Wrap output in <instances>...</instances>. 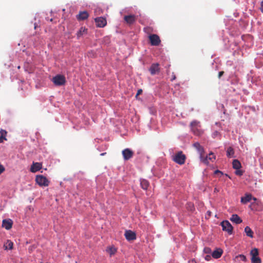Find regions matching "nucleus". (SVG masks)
Returning a JSON list of instances; mask_svg holds the SVG:
<instances>
[{"instance_id":"obj_1","label":"nucleus","mask_w":263,"mask_h":263,"mask_svg":"<svg viewBox=\"0 0 263 263\" xmlns=\"http://www.w3.org/2000/svg\"><path fill=\"white\" fill-rule=\"evenodd\" d=\"M172 159L176 163L182 165L185 162L186 156L183 154L182 151H179L173 157Z\"/></svg>"},{"instance_id":"obj_2","label":"nucleus","mask_w":263,"mask_h":263,"mask_svg":"<svg viewBox=\"0 0 263 263\" xmlns=\"http://www.w3.org/2000/svg\"><path fill=\"white\" fill-rule=\"evenodd\" d=\"M52 81L55 86H62L65 84L66 79L63 75L57 74L52 78Z\"/></svg>"},{"instance_id":"obj_3","label":"nucleus","mask_w":263,"mask_h":263,"mask_svg":"<svg viewBox=\"0 0 263 263\" xmlns=\"http://www.w3.org/2000/svg\"><path fill=\"white\" fill-rule=\"evenodd\" d=\"M35 181L40 186H47L49 183V181L47 178L43 175H37L35 178Z\"/></svg>"},{"instance_id":"obj_4","label":"nucleus","mask_w":263,"mask_h":263,"mask_svg":"<svg viewBox=\"0 0 263 263\" xmlns=\"http://www.w3.org/2000/svg\"><path fill=\"white\" fill-rule=\"evenodd\" d=\"M148 38L150 43L152 46H158L161 42L159 36L157 34H151L149 35Z\"/></svg>"},{"instance_id":"obj_5","label":"nucleus","mask_w":263,"mask_h":263,"mask_svg":"<svg viewBox=\"0 0 263 263\" xmlns=\"http://www.w3.org/2000/svg\"><path fill=\"white\" fill-rule=\"evenodd\" d=\"M221 226L222 227L223 231L228 232V233L230 234H232L233 231V227L228 221L226 220L221 222Z\"/></svg>"},{"instance_id":"obj_6","label":"nucleus","mask_w":263,"mask_h":263,"mask_svg":"<svg viewBox=\"0 0 263 263\" xmlns=\"http://www.w3.org/2000/svg\"><path fill=\"white\" fill-rule=\"evenodd\" d=\"M194 147L199 152L200 154V158L202 160V162L205 164L208 163V157L202 159V154L203 153V148L200 145V144L198 142L195 143L193 144Z\"/></svg>"},{"instance_id":"obj_7","label":"nucleus","mask_w":263,"mask_h":263,"mask_svg":"<svg viewBox=\"0 0 263 263\" xmlns=\"http://www.w3.org/2000/svg\"><path fill=\"white\" fill-rule=\"evenodd\" d=\"M123 158L125 160H128L133 157L134 152L129 148H125L122 152Z\"/></svg>"},{"instance_id":"obj_8","label":"nucleus","mask_w":263,"mask_h":263,"mask_svg":"<svg viewBox=\"0 0 263 263\" xmlns=\"http://www.w3.org/2000/svg\"><path fill=\"white\" fill-rule=\"evenodd\" d=\"M95 21L97 26L98 27H104L107 24L106 19L103 17H97L95 18Z\"/></svg>"},{"instance_id":"obj_9","label":"nucleus","mask_w":263,"mask_h":263,"mask_svg":"<svg viewBox=\"0 0 263 263\" xmlns=\"http://www.w3.org/2000/svg\"><path fill=\"white\" fill-rule=\"evenodd\" d=\"M124 235L126 239L128 241L134 240L136 239L135 233L130 230L126 231Z\"/></svg>"},{"instance_id":"obj_10","label":"nucleus","mask_w":263,"mask_h":263,"mask_svg":"<svg viewBox=\"0 0 263 263\" xmlns=\"http://www.w3.org/2000/svg\"><path fill=\"white\" fill-rule=\"evenodd\" d=\"M124 20L129 25L133 24L136 21V16L135 15H125Z\"/></svg>"},{"instance_id":"obj_11","label":"nucleus","mask_w":263,"mask_h":263,"mask_svg":"<svg viewBox=\"0 0 263 263\" xmlns=\"http://www.w3.org/2000/svg\"><path fill=\"white\" fill-rule=\"evenodd\" d=\"M199 124V122L197 121H193L190 124L192 132L194 133L195 135L197 136H200L202 134V132L201 130H198V132L196 133L195 127H197Z\"/></svg>"},{"instance_id":"obj_12","label":"nucleus","mask_w":263,"mask_h":263,"mask_svg":"<svg viewBox=\"0 0 263 263\" xmlns=\"http://www.w3.org/2000/svg\"><path fill=\"white\" fill-rule=\"evenodd\" d=\"M159 65L158 63L153 64L150 67L149 70L152 75H154L158 73L160 71Z\"/></svg>"},{"instance_id":"obj_13","label":"nucleus","mask_w":263,"mask_h":263,"mask_svg":"<svg viewBox=\"0 0 263 263\" xmlns=\"http://www.w3.org/2000/svg\"><path fill=\"white\" fill-rule=\"evenodd\" d=\"M13 222L11 219H4L2 222V227L6 230H10L12 226Z\"/></svg>"},{"instance_id":"obj_14","label":"nucleus","mask_w":263,"mask_h":263,"mask_svg":"<svg viewBox=\"0 0 263 263\" xmlns=\"http://www.w3.org/2000/svg\"><path fill=\"white\" fill-rule=\"evenodd\" d=\"M42 165L41 163L33 162L30 168L31 172L35 173L42 168Z\"/></svg>"},{"instance_id":"obj_15","label":"nucleus","mask_w":263,"mask_h":263,"mask_svg":"<svg viewBox=\"0 0 263 263\" xmlns=\"http://www.w3.org/2000/svg\"><path fill=\"white\" fill-rule=\"evenodd\" d=\"M89 16L88 12L86 11L80 12L79 14L77 15V18L79 21H83L87 19Z\"/></svg>"},{"instance_id":"obj_16","label":"nucleus","mask_w":263,"mask_h":263,"mask_svg":"<svg viewBox=\"0 0 263 263\" xmlns=\"http://www.w3.org/2000/svg\"><path fill=\"white\" fill-rule=\"evenodd\" d=\"M223 253V251L221 249H217L214 251L212 254V257L214 258L217 259L220 258Z\"/></svg>"},{"instance_id":"obj_17","label":"nucleus","mask_w":263,"mask_h":263,"mask_svg":"<svg viewBox=\"0 0 263 263\" xmlns=\"http://www.w3.org/2000/svg\"><path fill=\"white\" fill-rule=\"evenodd\" d=\"M252 198V196L250 194H246L245 196L241 198V202L243 204H246L248 202H250Z\"/></svg>"},{"instance_id":"obj_18","label":"nucleus","mask_w":263,"mask_h":263,"mask_svg":"<svg viewBox=\"0 0 263 263\" xmlns=\"http://www.w3.org/2000/svg\"><path fill=\"white\" fill-rule=\"evenodd\" d=\"M230 220L236 224H239L242 222L241 218L236 214H233Z\"/></svg>"},{"instance_id":"obj_19","label":"nucleus","mask_w":263,"mask_h":263,"mask_svg":"<svg viewBox=\"0 0 263 263\" xmlns=\"http://www.w3.org/2000/svg\"><path fill=\"white\" fill-rule=\"evenodd\" d=\"M106 251L110 256H111L116 254L117 250V248L114 246H109L106 248Z\"/></svg>"},{"instance_id":"obj_20","label":"nucleus","mask_w":263,"mask_h":263,"mask_svg":"<svg viewBox=\"0 0 263 263\" xmlns=\"http://www.w3.org/2000/svg\"><path fill=\"white\" fill-rule=\"evenodd\" d=\"M140 184H141V187L143 190H146L147 189V188L149 186V182L147 180H146L145 179H142L140 181Z\"/></svg>"},{"instance_id":"obj_21","label":"nucleus","mask_w":263,"mask_h":263,"mask_svg":"<svg viewBox=\"0 0 263 263\" xmlns=\"http://www.w3.org/2000/svg\"><path fill=\"white\" fill-rule=\"evenodd\" d=\"M245 232L247 236H248V237H250L251 238L253 237V232L252 231V230L251 229V228L247 226L245 228Z\"/></svg>"},{"instance_id":"obj_22","label":"nucleus","mask_w":263,"mask_h":263,"mask_svg":"<svg viewBox=\"0 0 263 263\" xmlns=\"http://www.w3.org/2000/svg\"><path fill=\"white\" fill-rule=\"evenodd\" d=\"M227 156L228 157H233L234 156V150L233 147L230 146L227 151Z\"/></svg>"},{"instance_id":"obj_23","label":"nucleus","mask_w":263,"mask_h":263,"mask_svg":"<svg viewBox=\"0 0 263 263\" xmlns=\"http://www.w3.org/2000/svg\"><path fill=\"white\" fill-rule=\"evenodd\" d=\"M87 29L84 27H81L79 31L77 32V37L78 38L80 37L83 34L87 33Z\"/></svg>"},{"instance_id":"obj_24","label":"nucleus","mask_w":263,"mask_h":263,"mask_svg":"<svg viewBox=\"0 0 263 263\" xmlns=\"http://www.w3.org/2000/svg\"><path fill=\"white\" fill-rule=\"evenodd\" d=\"M232 164L233 167L235 170H238L241 166L240 162L237 159H235L233 161Z\"/></svg>"},{"instance_id":"obj_25","label":"nucleus","mask_w":263,"mask_h":263,"mask_svg":"<svg viewBox=\"0 0 263 263\" xmlns=\"http://www.w3.org/2000/svg\"><path fill=\"white\" fill-rule=\"evenodd\" d=\"M13 243L9 240H7L4 245V247L6 250H11L13 248Z\"/></svg>"},{"instance_id":"obj_26","label":"nucleus","mask_w":263,"mask_h":263,"mask_svg":"<svg viewBox=\"0 0 263 263\" xmlns=\"http://www.w3.org/2000/svg\"><path fill=\"white\" fill-rule=\"evenodd\" d=\"M258 254H259L258 250L256 248H254V249H252L250 252L251 257L257 256L258 255Z\"/></svg>"},{"instance_id":"obj_27","label":"nucleus","mask_w":263,"mask_h":263,"mask_svg":"<svg viewBox=\"0 0 263 263\" xmlns=\"http://www.w3.org/2000/svg\"><path fill=\"white\" fill-rule=\"evenodd\" d=\"M252 263H261V259L257 256L251 257Z\"/></svg>"},{"instance_id":"obj_28","label":"nucleus","mask_w":263,"mask_h":263,"mask_svg":"<svg viewBox=\"0 0 263 263\" xmlns=\"http://www.w3.org/2000/svg\"><path fill=\"white\" fill-rule=\"evenodd\" d=\"M0 133L1 135V137H3V138H6V136L7 135V132L5 130L1 129L0 130Z\"/></svg>"},{"instance_id":"obj_29","label":"nucleus","mask_w":263,"mask_h":263,"mask_svg":"<svg viewBox=\"0 0 263 263\" xmlns=\"http://www.w3.org/2000/svg\"><path fill=\"white\" fill-rule=\"evenodd\" d=\"M220 133L217 132V131H215L213 134H212V137L213 138H215L218 136H220Z\"/></svg>"},{"instance_id":"obj_30","label":"nucleus","mask_w":263,"mask_h":263,"mask_svg":"<svg viewBox=\"0 0 263 263\" xmlns=\"http://www.w3.org/2000/svg\"><path fill=\"white\" fill-rule=\"evenodd\" d=\"M237 258H239L242 261H246L247 260V258H246V257L242 255V254H240V255H239L237 256Z\"/></svg>"},{"instance_id":"obj_31","label":"nucleus","mask_w":263,"mask_h":263,"mask_svg":"<svg viewBox=\"0 0 263 263\" xmlns=\"http://www.w3.org/2000/svg\"><path fill=\"white\" fill-rule=\"evenodd\" d=\"M144 31L147 33H149L152 31V29L149 27H145L144 28Z\"/></svg>"},{"instance_id":"obj_32","label":"nucleus","mask_w":263,"mask_h":263,"mask_svg":"<svg viewBox=\"0 0 263 263\" xmlns=\"http://www.w3.org/2000/svg\"><path fill=\"white\" fill-rule=\"evenodd\" d=\"M235 174L238 176H241L243 174V172L241 170H236L235 172Z\"/></svg>"},{"instance_id":"obj_33","label":"nucleus","mask_w":263,"mask_h":263,"mask_svg":"<svg viewBox=\"0 0 263 263\" xmlns=\"http://www.w3.org/2000/svg\"><path fill=\"white\" fill-rule=\"evenodd\" d=\"M204 252L206 254H209L211 252V249L209 247H206L204 249Z\"/></svg>"},{"instance_id":"obj_34","label":"nucleus","mask_w":263,"mask_h":263,"mask_svg":"<svg viewBox=\"0 0 263 263\" xmlns=\"http://www.w3.org/2000/svg\"><path fill=\"white\" fill-rule=\"evenodd\" d=\"M214 174L215 175H217L219 176H221L223 175V173L220 171L219 170H216L215 172H214Z\"/></svg>"},{"instance_id":"obj_35","label":"nucleus","mask_w":263,"mask_h":263,"mask_svg":"<svg viewBox=\"0 0 263 263\" xmlns=\"http://www.w3.org/2000/svg\"><path fill=\"white\" fill-rule=\"evenodd\" d=\"M5 167L2 164H0V175L5 171Z\"/></svg>"},{"instance_id":"obj_36","label":"nucleus","mask_w":263,"mask_h":263,"mask_svg":"<svg viewBox=\"0 0 263 263\" xmlns=\"http://www.w3.org/2000/svg\"><path fill=\"white\" fill-rule=\"evenodd\" d=\"M142 90L141 89H139L137 92L136 97L137 98L138 97V96L141 95L142 93Z\"/></svg>"},{"instance_id":"obj_37","label":"nucleus","mask_w":263,"mask_h":263,"mask_svg":"<svg viewBox=\"0 0 263 263\" xmlns=\"http://www.w3.org/2000/svg\"><path fill=\"white\" fill-rule=\"evenodd\" d=\"M211 259V256L210 255H206L205 256V259L206 260H210V259Z\"/></svg>"},{"instance_id":"obj_38","label":"nucleus","mask_w":263,"mask_h":263,"mask_svg":"<svg viewBox=\"0 0 263 263\" xmlns=\"http://www.w3.org/2000/svg\"><path fill=\"white\" fill-rule=\"evenodd\" d=\"M260 11L263 13V1H261L260 3Z\"/></svg>"},{"instance_id":"obj_39","label":"nucleus","mask_w":263,"mask_h":263,"mask_svg":"<svg viewBox=\"0 0 263 263\" xmlns=\"http://www.w3.org/2000/svg\"><path fill=\"white\" fill-rule=\"evenodd\" d=\"M223 73H224V71H223L219 72V73H218V78H220L221 77L223 74Z\"/></svg>"},{"instance_id":"obj_40","label":"nucleus","mask_w":263,"mask_h":263,"mask_svg":"<svg viewBox=\"0 0 263 263\" xmlns=\"http://www.w3.org/2000/svg\"><path fill=\"white\" fill-rule=\"evenodd\" d=\"M4 140H6V138H4L3 137L0 136V143L3 142Z\"/></svg>"},{"instance_id":"obj_41","label":"nucleus","mask_w":263,"mask_h":263,"mask_svg":"<svg viewBox=\"0 0 263 263\" xmlns=\"http://www.w3.org/2000/svg\"><path fill=\"white\" fill-rule=\"evenodd\" d=\"M213 155V154H212V153H211V154H210V156H209V159H210V160H212V158H213L215 159V157L214 156H213V157H212V156H210V155Z\"/></svg>"},{"instance_id":"obj_42","label":"nucleus","mask_w":263,"mask_h":263,"mask_svg":"<svg viewBox=\"0 0 263 263\" xmlns=\"http://www.w3.org/2000/svg\"><path fill=\"white\" fill-rule=\"evenodd\" d=\"M213 155V154H212V153H211V154H210V156H209V159H210V160H212V158H213L215 159V157L214 156H213V157H212V156H210V155Z\"/></svg>"},{"instance_id":"obj_43","label":"nucleus","mask_w":263,"mask_h":263,"mask_svg":"<svg viewBox=\"0 0 263 263\" xmlns=\"http://www.w3.org/2000/svg\"><path fill=\"white\" fill-rule=\"evenodd\" d=\"M189 263H196L194 259H192L189 261Z\"/></svg>"},{"instance_id":"obj_44","label":"nucleus","mask_w":263,"mask_h":263,"mask_svg":"<svg viewBox=\"0 0 263 263\" xmlns=\"http://www.w3.org/2000/svg\"><path fill=\"white\" fill-rule=\"evenodd\" d=\"M195 130H196V133H197L198 132V130H199L197 127H195Z\"/></svg>"},{"instance_id":"obj_45","label":"nucleus","mask_w":263,"mask_h":263,"mask_svg":"<svg viewBox=\"0 0 263 263\" xmlns=\"http://www.w3.org/2000/svg\"><path fill=\"white\" fill-rule=\"evenodd\" d=\"M252 199H253L254 201H256L257 199L255 197H252Z\"/></svg>"},{"instance_id":"obj_46","label":"nucleus","mask_w":263,"mask_h":263,"mask_svg":"<svg viewBox=\"0 0 263 263\" xmlns=\"http://www.w3.org/2000/svg\"><path fill=\"white\" fill-rule=\"evenodd\" d=\"M105 154H106V153H103L101 154V155L104 156Z\"/></svg>"},{"instance_id":"obj_47","label":"nucleus","mask_w":263,"mask_h":263,"mask_svg":"<svg viewBox=\"0 0 263 263\" xmlns=\"http://www.w3.org/2000/svg\"><path fill=\"white\" fill-rule=\"evenodd\" d=\"M208 213L209 215L210 216V215H211V212H210V211H208Z\"/></svg>"},{"instance_id":"obj_48","label":"nucleus","mask_w":263,"mask_h":263,"mask_svg":"<svg viewBox=\"0 0 263 263\" xmlns=\"http://www.w3.org/2000/svg\"><path fill=\"white\" fill-rule=\"evenodd\" d=\"M175 78H176L175 76H174V77H173V78L172 79V80H175Z\"/></svg>"}]
</instances>
